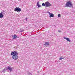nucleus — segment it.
Wrapping results in <instances>:
<instances>
[{"instance_id":"obj_14","label":"nucleus","mask_w":75,"mask_h":75,"mask_svg":"<svg viewBox=\"0 0 75 75\" xmlns=\"http://www.w3.org/2000/svg\"><path fill=\"white\" fill-rule=\"evenodd\" d=\"M58 17H61V15H60V14H59L58 15Z\"/></svg>"},{"instance_id":"obj_12","label":"nucleus","mask_w":75,"mask_h":75,"mask_svg":"<svg viewBox=\"0 0 75 75\" xmlns=\"http://www.w3.org/2000/svg\"><path fill=\"white\" fill-rule=\"evenodd\" d=\"M64 59V58H62V57H60L59 58V60H62V59Z\"/></svg>"},{"instance_id":"obj_6","label":"nucleus","mask_w":75,"mask_h":75,"mask_svg":"<svg viewBox=\"0 0 75 75\" xmlns=\"http://www.w3.org/2000/svg\"><path fill=\"white\" fill-rule=\"evenodd\" d=\"M13 39H16V38H17V35H14L12 36Z\"/></svg>"},{"instance_id":"obj_10","label":"nucleus","mask_w":75,"mask_h":75,"mask_svg":"<svg viewBox=\"0 0 75 75\" xmlns=\"http://www.w3.org/2000/svg\"><path fill=\"white\" fill-rule=\"evenodd\" d=\"M37 6H38V7H41V6L38 4H39V2H37Z\"/></svg>"},{"instance_id":"obj_9","label":"nucleus","mask_w":75,"mask_h":75,"mask_svg":"<svg viewBox=\"0 0 75 75\" xmlns=\"http://www.w3.org/2000/svg\"><path fill=\"white\" fill-rule=\"evenodd\" d=\"M7 69H9V70H10V71H11V70H12V68H10V67H8L7 68Z\"/></svg>"},{"instance_id":"obj_1","label":"nucleus","mask_w":75,"mask_h":75,"mask_svg":"<svg viewBox=\"0 0 75 75\" xmlns=\"http://www.w3.org/2000/svg\"><path fill=\"white\" fill-rule=\"evenodd\" d=\"M11 55H13L12 58L14 60H17L18 59V57L17 55H18V53L16 51H14L11 52Z\"/></svg>"},{"instance_id":"obj_3","label":"nucleus","mask_w":75,"mask_h":75,"mask_svg":"<svg viewBox=\"0 0 75 75\" xmlns=\"http://www.w3.org/2000/svg\"><path fill=\"white\" fill-rule=\"evenodd\" d=\"M14 11L17 12H20V11H21V8L19 7H16L14 9Z\"/></svg>"},{"instance_id":"obj_13","label":"nucleus","mask_w":75,"mask_h":75,"mask_svg":"<svg viewBox=\"0 0 75 75\" xmlns=\"http://www.w3.org/2000/svg\"><path fill=\"white\" fill-rule=\"evenodd\" d=\"M42 6H45V4L44 3H43L42 4Z\"/></svg>"},{"instance_id":"obj_16","label":"nucleus","mask_w":75,"mask_h":75,"mask_svg":"<svg viewBox=\"0 0 75 75\" xmlns=\"http://www.w3.org/2000/svg\"><path fill=\"white\" fill-rule=\"evenodd\" d=\"M25 20H26V21L27 20V18H26Z\"/></svg>"},{"instance_id":"obj_7","label":"nucleus","mask_w":75,"mask_h":75,"mask_svg":"<svg viewBox=\"0 0 75 75\" xmlns=\"http://www.w3.org/2000/svg\"><path fill=\"white\" fill-rule=\"evenodd\" d=\"M3 12H1L0 13V18H3Z\"/></svg>"},{"instance_id":"obj_11","label":"nucleus","mask_w":75,"mask_h":75,"mask_svg":"<svg viewBox=\"0 0 75 75\" xmlns=\"http://www.w3.org/2000/svg\"><path fill=\"white\" fill-rule=\"evenodd\" d=\"M44 45H49V43L48 42H46Z\"/></svg>"},{"instance_id":"obj_8","label":"nucleus","mask_w":75,"mask_h":75,"mask_svg":"<svg viewBox=\"0 0 75 75\" xmlns=\"http://www.w3.org/2000/svg\"><path fill=\"white\" fill-rule=\"evenodd\" d=\"M64 39H66V40H67V41H69V42H71V41L69 40V38H65V37H64Z\"/></svg>"},{"instance_id":"obj_15","label":"nucleus","mask_w":75,"mask_h":75,"mask_svg":"<svg viewBox=\"0 0 75 75\" xmlns=\"http://www.w3.org/2000/svg\"><path fill=\"white\" fill-rule=\"evenodd\" d=\"M58 32H59V33H61V30H58Z\"/></svg>"},{"instance_id":"obj_4","label":"nucleus","mask_w":75,"mask_h":75,"mask_svg":"<svg viewBox=\"0 0 75 75\" xmlns=\"http://www.w3.org/2000/svg\"><path fill=\"white\" fill-rule=\"evenodd\" d=\"M45 6H46L47 7L51 6V4H50L49 2L47 1L46 2H45Z\"/></svg>"},{"instance_id":"obj_2","label":"nucleus","mask_w":75,"mask_h":75,"mask_svg":"<svg viewBox=\"0 0 75 75\" xmlns=\"http://www.w3.org/2000/svg\"><path fill=\"white\" fill-rule=\"evenodd\" d=\"M72 4L71 2L70 1H69L67 2L66 6H65V7H72Z\"/></svg>"},{"instance_id":"obj_5","label":"nucleus","mask_w":75,"mask_h":75,"mask_svg":"<svg viewBox=\"0 0 75 75\" xmlns=\"http://www.w3.org/2000/svg\"><path fill=\"white\" fill-rule=\"evenodd\" d=\"M48 13L50 16V17L51 18V17H54V15L53 13H51L50 12H48Z\"/></svg>"}]
</instances>
